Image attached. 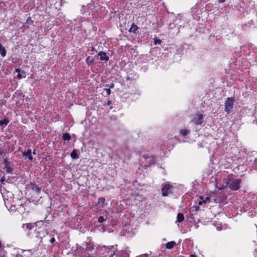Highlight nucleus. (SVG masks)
<instances>
[{"label":"nucleus","instance_id":"9","mask_svg":"<svg viewBox=\"0 0 257 257\" xmlns=\"http://www.w3.org/2000/svg\"><path fill=\"white\" fill-rule=\"evenodd\" d=\"M138 27L135 25L134 24H133L131 28L129 30L130 32L134 33V34H137L138 33Z\"/></svg>","mask_w":257,"mask_h":257},{"label":"nucleus","instance_id":"32","mask_svg":"<svg viewBox=\"0 0 257 257\" xmlns=\"http://www.w3.org/2000/svg\"><path fill=\"white\" fill-rule=\"evenodd\" d=\"M202 201H199V202H198V204H199V205H201V204H202Z\"/></svg>","mask_w":257,"mask_h":257},{"label":"nucleus","instance_id":"10","mask_svg":"<svg viewBox=\"0 0 257 257\" xmlns=\"http://www.w3.org/2000/svg\"><path fill=\"white\" fill-rule=\"evenodd\" d=\"M175 244H176L175 242H174L173 241H170V242H167L166 244V247L168 249H171L174 246Z\"/></svg>","mask_w":257,"mask_h":257},{"label":"nucleus","instance_id":"30","mask_svg":"<svg viewBox=\"0 0 257 257\" xmlns=\"http://www.w3.org/2000/svg\"><path fill=\"white\" fill-rule=\"evenodd\" d=\"M16 71L17 72H18V73H20L21 70H20V69H17L16 70Z\"/></svg>","mask_w":257,"mask_h":257},{"label":"nucleus","instance_id":"7","mask_svg":"<svg viewBox=\"0 0 257 257\" xmlns=\"http://www.w3.org/2000/svg\"><path fill=\"white\" fill-rule=\"evenodd\" d=\"M22 156L23 157L28 158L30 160L33 159L32 151L30 149L28 150L26 152H22Z\"/></svg>","mask_w":257,"mask_h":257},{"label":"nucleus","instance_id":"37","mask_svg":"<svg viewBox=\"0 0 257 257\" xmlns=\"http://www.w3.org/2000/svg\"><path fill=\"white\" fill-rule=\"evenodd\" d=\"M1 181H2V182H3V178H2V179H1Z\"/></svg>","mask_w":257,"mask_h":257},{"label":"nucleus","instance_id":"26","mask_svg":"<svg viewBox=\"0 0 257 257\" xmlns=\"http://www.w3.org/2000/svg\"><path fill=\"white\" fill-rule=\"evenodd\" d=\"M55 241V239L54 237H52L50 240V242L51 243H54V242Z\"/></svg>","mask_w":257,"mask_h":257},{"label":"nucleus","instance_id":"35","mask_svg":"<svg viewBox=\"0 0 257 257\" xmlns=\"http://www.w3.org/2000/svg\"><path fill=\"white\" fill-rule=\"evenodd\" d=\"M2 242L0 241V248L2 247Z\"/></svg>","mask_w":257,"mask_h":257},{"label":"nucleus","instance_id":"8","mask_svg":"<svg viewBox=\"0 0 257 257\" xmlns=\"http://www.w3.org/2000/svg\"><path fill=\"white\" fill-rule=\"evenodd\" d=\"M98 55L100 56L101 60L107 61L108 60V57L106 55L105 53L102 51L99 52Z\"/></svg>","mask_w":257,"mask_h":257},{"label":"nucleus","instance_id":"15","mask_svg":"<svg viewBox=\"0 0 257 257\" xmlns=\"http://www.w3.org/2000/svg\"><path fill=\"white\" fill-rule=\"evenodd\" d=\"M63 139L65 141H69L71 139V136L69 134L65 133L63 134Z\"/></svg>","mask_w":257,"mask_h":257},{"label":"nucleus","instance_id":"6","mask_svg":"<svg viewBox=\"0 0 257 257\" xmlns=\"http://www.w3.org/2000/svg\"><path fill=\"white\" fill-rule=\"evenodd\" d=\"M171 186L169 184H166L162 189V195L164 196H166L168 195V191L170 189Z\"/></svg>","mask_w":257,"mask_h":257},{"label":"nucleus","instance_id":"25","mask_svg":"<svg viewBox=\"0 0 257 257\" xmlns=\"http://www.w3.org/2000/svg\"><path fill=\"white\" fill-rule=\"evenodd\" d=\"M106 92L107 95H109L111 93V90L110 89H106Z\"/></svg>","mask_w":257,"mask_h":257},{"label":"nucleus","instance_id":"5","mask_svg":"<svg viewBox=\"0 0 257 257\" xmlns=\"http://www.w3.org/2000/svg\"><path fill=\"white\" fill-rule=\"evenodd\" d=\"M96 250H97V246L96 245H95L93 243H90L87 245L86 251L87 252H88V251L92 252V255L96 254Z\"/></svg>","mask_w":257,"mask_h":257},{"label":"nucleus","instance_id":"12","mask_svg":"<svg viewBox=\"0 0 257 257\" xmlns=\"http://www.w3.org/2000/svg\"><path fill=\"white\" fill-rule=\"evenodd\" d=\"M144 158L145 159H149L148 162L150 164H153L155 162L154 158L152 156H144Z\"/></svg>","mask_w":257,"mask_h":257},{"label":"nucleus","instance_id":"22","mask_svg":"<svg viewBox=\"0 0 257 257\" xmlns=\"http://www.w3.org/2000/svg\"><path fill=\"white\" fill-rule=\"evenodd\" d=\"M7 164V162L5 163V166L6 170V171L8 173H11L12 172V169L10 167H7L6 164Z\"/></svg>","mask_w":257,"mask_h":257},{"label":"nucleus","instance_id":"28","mask_svg":"<svg viewBox=\"0 0 257 257\" xmlns=\"http://www.w3.org/2000/svg\"><path fill=\"white\" fill-rule=\"evenodd\" d=\"M221 228H221V227H219V226H217V230L220 231V230H221Z\"/></svg>","mask_w":257,"mask_h":257},{"label":"nucleus","instance_id":"14","mask_svg":"<svg viewBox=\"0 0 257 257\" xmlns=\"http://www.w3.org/2000/svg\"><path fill=\"white\" fill-rule=\"evenodd\" d=\"M71 157L74 159H77L78 158L76 150H73V151L71 153Z\"/></svg>","mask_w":257,"mask_h":257},{"label":"nucleus","instance_id":"19","mask_svg":"<svg viewBox=\"0 0 257 257\" xmlns=\"http://www.w3.org/2000/svg\"><path fill=\"white\" fill-rule=\"evenodd\" d=\"M17 77L19 79H22V78H25V72L24 71H23L22 73H19L17 75Z\"/></svg>","mask_w":257,"mask_h":257},{"label":"nucleus","instance_id":"33","mask_svg":"<svg viewBox=\"0 0 257 257\" xmlns=\"http://www.w3.org/2000/svg\"><path fill=\"white\" fill-rule=\"evenodd\" d=\"M114 86V84H111V85H110V87L111 88H113Z\"/></svg>","mask_w":257,"mask_h":257},{"label":"nucleus","instance_id":"16","mask_svg":"<svg viewBox=\"0 0 257 257\" xmlns=\"http://www.w3.org/2000/svg\"><path fill=\"white\" fill-rule=\"evenodd\" d=\"M188 133V131L187 130L183 129L180 131L179 134L180 135H181L182 136H185L187 135Z\"/></svg>","mask_w":257,"mask_h":257},{"label":"nucleus","instance_id":"13","mask_svg":"<svg viewBox=\"0 0 257 257\" xmlns=\"http://www.w3.org/2000/svg\"><path fill=\"white\" fill-rule=\"evenodd\" d=\"M33 224H31V223H26V224H24L23 225V226L22 227L25 229V228H26V229H31V228H32L33 227Z\"/></svg>","mask_w":257,"mask_h":257},{"label":"nucleus","instance_id":"38","mask_svg":"<svg viewBox=\"0 0 257 257\" xmlns=\"http://www.w3.org/2000/svg\"><path fill=\"white\" fill-rule=\"evenodd\" d=\"M0 48H4L2 46H0Z\"/></svg>","mask_w":257,"mask_h":257},{"label":"nucleus","instance_id":"31","mask_svg":"<svg viewBox=\"0 0 257 257\" xmlns=\"http://www.w3.org/2000/svg\"><path fill=\"white\" fill-rule=\"evenodd\" d=\"M36 150L35 149H34V151H33V154L34 155H35L36 154Z\"/></svg>","mask_w":257,"mask_h":257},{"label":"nucleus","instance_id":"29","mask_svg":"<svg viewBox=\"0 0 257 257\" xmlns=\"http://www.w3.org/2000/svg\"><path fill=\"white\" fill-rule=\"evenodd\" d=\"M189 257H197L195 254H192L190 255Z\"/></svg>","mask_w":257,"mask_h":257},{"label":"nucleus","instance_id":"24","mask_svg":"<svg viewBox=\"0 0 257 257\" xmlns=\"http://www.w3.org/2000/svg\"><path fill=\"white\" fill-rule=\"evenodd\" d=\"M161 43V40L160 39H156L154 40L155 44H160Z\"/></svg>","mask_w":257,"mask_h":257},{"label":"nucleus","instance_id":"4","mask_svg":"<svg viewBox=\"0 0 257 257\" xmlns=\"http://www.w3.org/2000/svg\"><path fill=\"white\" fill-rule=\"evenodd\" d=\"M240 182V179L234 180L229 185V187L232 190H237L239 188Z\"/></svg>","mask_w":257,"mask_h":257},{"label":"nucleus","instance_id":"1","mask_svg":"<svg viewBox=\"0 0 257 257\" xmlns=\"http://www.w3.org/2000/svg\"><path fill=\"white\" fill-rule=\"evenodd\" d=\"M109 257H129V252L127 250L115 249L111 251Z\"/></svg>","mask_w":257,"mask_h":257},{"label":"nucleus","instance_id":"36","mask_svg":"<svg viewBox=\"0 0 257 257\" xmlns=\"http://www.w3.org/2000/svg\"><path fill=\"white\" fill-rule=\"evenodd\" d=\"M28 99H29L28 97H26V100H27Z\"/></svg>","mask_w":257,"mask_h":257},{"label":"nucleus","instance_id":"11","mask_svg":"<svg viewBox=\"0 0 257 257\" xmlns=\"http://www.w3.org/2000/svg\"><path fill=\"white\" fill-rule=\"evenodd\" d=\"M184 219V215L182 213H179L178 214H177V222H182Z\"/></svg>","mask_w":257,"mask_h":257},{"label":"nucleus","instance_id":"17","mask_svg":"<svg viewBox=\"0 0 257 257\" xmlns=\"http://www.w3.org/2000/svg\"><path fill=\"white\" fill-rule=\"evenodd\" d=\"M9 123V120L7 119H4L0 120V125L4 124L7 125Z\"/></svg>","mask_w":257,"mask_h":257},{"label":"nucleus","instance_id":"34","mask_svg":"<svg viewBox=\"0 0 257 257\" xmlns=\"http://www.w3.org/2000/svg\"><path fill=\"white\" fill-rule=\"evenodd\" d=\"M223 188H224V187H220V188H219V190H222V189H223Z\"/></svg>","mask_w":257,"mask_h":257},{"label":"nucleus","instance_id":"20","mask_svg":"<svg viewBox=\"0 0 257 257\" xmlns=\"http://www.w3.org/2000/svg\"><path fill=\"white\" fill-rule=\"evenodd\" d=\"M33 23V21L31 19L30 17H29L27 19L26 24L28 25H32Z\"/></svg>","mask_w":257,"mask_h":257},{"label":"nucleus","instance_id":"2","mask_svg":"<svg viewBox=\"0 0 257 257\" xmlns=\"http://www.w3.org/2000/svg\"><path fill=\"white\" fill-rule=\"evenodd\" d=\"M234 101V100L232 98L229 97L227 99L225 102V111L226 112L229 113L231 111Z\"/></svg>","mask_w":257,"mask_h":257},{"label":"nucleus","instance_id":"18","mask_svg":"<svg viewBox=\"0 0 257 257\" xmlns=\"http://www.w3.org/2000/svg\"><path fill=\"white\" fill-rule=\"evenodd\" d=\"M105 202V199L104 198H100L98 200V203L101 206H104Z\"/></svg>","mask_w":257,"mask_h":257},{"label":"nucleus","instance_id":"3","mask_svg":"<svg viewBox=\"0 0 257 257\" xmlns=\"http://www.w3.org/2000/svg\"><path fill=\"white\" fill-rule=\"evenodd\" d=\"M192 122L195 124L199 125L203 122V117L201 114H197L192 120Z\"/></svg>","mask_w":257,"mask_h":257},{"label":"nucleus","instance_id":"27","mask_svg":"<svg viewBox=\"0 0 257 257\" xmlns=\"http://www.w3.org/2000/svg\"><path fill=\"white\" fill-rule=\"evenodd\" d=\"M209 199V197H207L206 198V200H203V202L204 203H205V202L207 201V200H208Z\"/></svg>","mask_w":257,"mask_h":257},{"label":"nucleus","instance_id":"23","mask_svg":"<svg viewBox=\"0 0 257 257\" xmlns=\"http://www.w3.org/2000/svg\"><path fill=\"white\" fill-rule=\"evenodd\" d=\"M98 221H99V222L102 223L104 221V219L103 217L100 216L98 219Z\"/></svg>","mask_w":257,"mask_h":257},{"label":"nucleus","instance_id":"21","mask_svg":"<svg viewBox=\"0 0 257 257\" xmlns=\"http://www.w3.org/2000/svg\"><path fill=\"white\" fill-rule=\"evenodd\" d=\"M0 54L3 57H5L6 55V49H0Z\"/></svg>","mask_w":257,"mask_h":257}]
</instances>
